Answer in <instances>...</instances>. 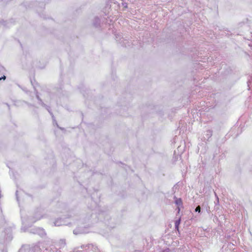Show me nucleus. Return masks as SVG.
I'll return each mask as SVG.
<instances>
[{"label": "nucleus", "mask_w": 252, "mask_h": 252, "mask_svg": "<svg viewBox=\"0 0 252 252\" xmlns=\"http://www.w3.org/2000/svg\"><path fill=\"white\" fill-rule=\"evenodd\" d=\"M175 203L178 206H181L182 205V201L181 198H177L175 200Z\"/></svg>", "instance_id": "nucleus-1"}, {"label": "nucleus", "mask_w": 252, "mask_h": 252, "mask_svg": "<svg viewBox=\"0 0 252 252\" xmlns=\"http://www.w3.org/2000/svg\"><path fill=\"white\" fill-rule=\"evenodd\" d=\"M180 223V219L176 220L175 223V227L178 231H179V226Z\"/></svg>", "instance_id": "nucleus-2"}, {"label": "nucleus", "mask_w": 252, "mask_h": 252, "mask_svg": "<svg viewBox=\"0 0 252 252\" xmlns=\"http://www.w3.org/2000/svg\"><path fill=\"white\" fill-rule=\"evenodd\" d=\"M195 211L196 212H200V207L199 206H197L196 209H195Z\"/></svg>", "instance_id": "nucleus-3"}, {"label": "nucleus", "mask_w": 252, "mask_h": 252, "mask_svg": "<svg viewBox=\"0 0 252 252\" xmlns=\"http://www.w3.org/2000/svg\"><path fill=\"white\" fill-rule=\"evenodd\" d=\"M5 76H2L1 77H0V79H3V80H5Z\"/></svg>", "instance_id": "nucleus-4"}, {"label": "nucleus", "mask_w": 252, "mask_h": 252, "mask_svg": "<svg viewBox=\"0 0 252 252\" xmlns=\"http://www.w3.org/2000/svg\"><path fill=\"white\" fill-rule=\"evenodd\" d=\"M163 252H169V249L165 250Z\"/></svg>", "instance_id": "nucleus-5"}]
</instances>
